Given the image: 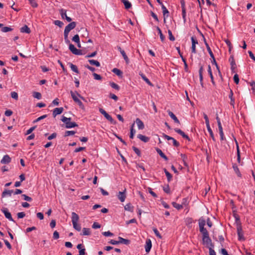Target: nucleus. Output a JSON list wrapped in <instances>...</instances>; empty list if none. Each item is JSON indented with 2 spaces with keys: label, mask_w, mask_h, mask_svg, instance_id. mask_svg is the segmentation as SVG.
Listing matches in <instances>:
<instances>
[{
  "label": "nucleus",
  "mask_w": 255,
  "mask_h": 255,
  "mask_svg": "<svg viewBox=\"0 0 255 255\" xmlns=\"http://www.w3.org/2000/svg\"><path fill=\"white\" fill-rule=\"evenodd\" d=\"M71 96L72 97V98L73 99V101L77 103L79 107L82 109L84 110L85 107L82 103V102L78 99V97H79L80 99H82L83 100H85V98L82 97L81 95H80L77 91L73 92L72 91H70Z\"/></svg>",
  "instance_id": "1"
},
{
  "label": "nucleus",
  "mask_w": 255,
  "mask_h": 255,
  "mask_svg": "<svg viewBox=\"0 0 255 255\" xmlns=\"http://www.w3.org/2000/svg\"><path fill=\"white\" fill-rule=\"evenodd\" d=\"M72 222L73 224V228L78 231H80L81 230V227L80 224H78L79 220V217L78 214L75 212L72 213Z\"/></svg>",
  "instance_id": "2"
},
{
  "label": "nucleus",
  "mask_w": 255,
  "mask_h": 255,
  "mask_svg": "<svg viewBox=\"0 0 255 255\" xmlns=\"http://www.w3.org/2000/svg\"><path fill=\"white\" fill-rule=\"evenodd\" d=\"M99 112L101 114L104 116L105 118L108 120L111 124L115 125L116 121H115L112 117L109 115L104 109L102 108L99 109Z\"/></svg>",
  "instance_id": "3"
},
{
  "label": "nucleus",
  "mask_w": 255,
  "mask_h": 255,
  "mask_svg": "<svg viewBox=\"0 0 255 255\" xmlns=\"http://www.w3.org/2000/svg\"><path fill=\"white\" fill-rule=\"evenodd\" d=\"M202 240L204 244H206L208 246V248H213L214 247V244L212 243V240L209 237V235L203 237Z\"/></svg>",
  "instance_id": "4"
},
{
  "label": "nucleus",
  "mask_w": 255,
  "mask_h": 255,
  "mask_svg": "<svg viewBox=\"0 0 255 255\" xmlns=\"http://www.w3.org/2000/svg\"><path fill=\"white\" fill-rule=\"evenodd\" d=\"M1 212L4 214L6 218L8 219L10 221L14 222L13 218H12L10 213L8 211V210L6 208H3L1 209Z\"/></svg>",
  "instance_id": "5"
},
{
  "label": "nucleus",
  "mask_w": 255,
  "mask_h": 255,
  "mask_svg": "<svg viewBox=\"0 0 255 255\" xmlns=\"http://www.w3.org/2000/svg\"><path fill=\"white\" fill-rule=\"evenodd\" d=\"M76 26V22H71V23H70L69 24H68L66 27H65V28L64 29V32H66V33H69V32L73 29L74 28H75Z\"/></svg>",
  "instance_id": "6"
},
{
  "label": "nucleus",
  "mask_w": 255,
  "mask_h": 255,
  "mask_svg": "<svg viewBox=\"0 0 255 255\" xmlns=\"http://www.w3.org/2000/svg\"><path fill=\"white\" fill-rule=\"evenodd\" d=\"M229 61L230 62L231 64V69L232 73H235V69L236 68V64L235 62V60L234 58L233 55H231L229 58Z\"/></svg>",
  "instance_id": "7"
},
{
  "label": "nucleus",
  "mask_w": 255,
  "mask_h": 255,
  "mask_svg": "<svg viewBox=\"0 0 255 255\" xmlns=\"http://www.w3.org/2000/svg\"><path fill=\"white\" fill-rule=\"evenodd\" d=\"M117 49H118V50L120 52L121 54L122 55L124 60H125L126 61V63L128 64H129V60L128 57V56L127 55L126 52H125V51L124 50H123L121 47L119 46H117Z\"/></svg>",
  "instance_id": "8"
},
{
  "label": "nucleus",
  "mask_w": 255,
  "mask_h": 255,
  "mask_svg": "<svg viewBox=\"0 0 255 255\" xmlns=\"http://www.w3.org/2000/svg\"><path fill=\"white\" fill-rule=\"evenodd\" d=\"M237 234H238V235L239 237V240L240 241L242 240H244L242 228V226L241 224L237 225Z\"/></svg>",
  "instance_id": "9"
},
{
  "label": "nucleus",
  "mask_w": 255,
  "mask_h": 255,
  "mask_svg": "<svg viewBox=\"0 0 255 255\" xmlns=\"http://www.w3.org/2000/svg\"><path fill=\"white\" fill-rule=\"evenodd\" d=\"M60 14L62 18H65L68 22H71L72 18L68 16L66 14V10L64 9L60 10Z\"/></svg>",
  "instance_id": "10"
},
{
  "label": "nucleus",
  "mask_w": 255,
  "mask_h": 255,
  "mask_svg": "<svg viewBox=\"0 0 255 255\" xmlns=\"http://www.w3.org/2000/svg\"><path fill=\"white\" fill-rule=\"evenodd\" d=\"M64 109L63 107L56 108L53 110L52 115L54 117H55L57 115L61 114Z\"/></svg>",
  "instance_id": "11"
},
{
  "label": "nucleus",
  "mask_w": 255,
  "mask_h": 255,
  "mask_svg": "<svg viewBox=\"0 0 255 255\" xmlns=\"http://www.w3.org/2000/svg\"><path fill=\"white\" fill-rule=\"evenodd\" d=\"M151 247L152 244L151 240L150 239H147L146 240V244L145 246V252L146 253H148L150 251Z\"/></svg>",
  "instance_id": "12"
},
{
  "label": "nucleus",
  "mask_w": 255,
  "mask_h": 255,
  "mask_svg": "<svg viewBox=\"0 0 255 255\" xmlns=\"http://www.w3.org/2000/svg\"><path fill=\"white\" fill-rule=\"evenodd\" d=\"M126 189H125L123 192H119V194L118 195V197L119 199L121 201V202H123L126 199Z\"/></svg>",
  "instance_id": "13"
},
{
  "label": "nucleus",
  "mask_w": 255,
  "mask_h": 255,
  "mask_svg": "<svg viewBox=\"0 0 255 255\" xmlns=\"http://www.w3.org/2000/svg\"><path fill=\"white\" fill-rule=\"evenodd\" d=\"M161 8L164 16V21L165 22V18L168 17L169 12L164 4L161 5Z\"/></svg>",
  "instance_id": "14"
},
{
  "label": "nucleus",
  "mask_w": 255,
  "mask_h": 255,
  "mask_svg": "<svg viewBox=\"0 0 255 255\" xmlns=\"http://www.w3.org/2000/svg\"><path fill=\"white\" fill-rule=\"evenodd\" d=\"M135 123L139 129H143L144 128V124L140 119L137 118Z\"/></svg>",
  "instance_id": "15"
},
{
  "label": "nucleus",
  "mask_w": 255,
  "mask_h": 255,
  "mask_svg": "<svg viewBox=\"0 0 255 255\" xmlns=\"http://www.w3.org/2000/svg\"><path fill=\"white\" fill-rule=\"evenodd\" d=\"M11 161V158L8 155H5L1 160L0 162L2 164H8Z\"/></svg>",
  "instance_id": "16"
},
{
  "label": "nucleus",
  "mask_w": 255,
  "mask_h": 255,
  "mask_svg": "<svg viewBox=\"0 0 255 255\" xmlns=\"http://www.w3.org/2000/svg\"><path fill=\"white\" fill-rule=\"evenodd\" d=\"M168 115L170 117V118L173 120L175 123L180 124V122L176 116L170 111L168 110L167 111Z\"/></svg>",
  "instance_id": "17"
},
{
  "label": "nucleus",
  "mask_w": 255,
  "mask_h": 255,
  "mask_svg": "<svg viewBox=\"0 0 255 255\" xmlns=\"http://www.w3.org/2000/svg\"><path fill=\"white\" fill-rule=\"evenodd\" d=\"M13 192L12 190H7L5 189L2 193L1 196L2 198L6 197V196H11V194Z\"/></svg>",
  "instance_id": "18"
},
{
  "label": "nucleus",
  "mask_w": 255,
  "mask_h": 255,
  "mask_svg": "<svg viewBox=\"0 0 255 255\" xmlns=\"http://www.w3.org/2000/svg\"><path fill=\"white\" fill-rule=\"evenodd\" d=\"M229 97L231 100L230 104L233 106V108H234L235 100L233 98V92L231 89H230V94L229 95Z\"/></svg>",
  "instance_id": "19"
},
{
  "label": "nucleus",
  "mask_w": 255,
  "mask_h": 255,
  "mask_svg": "<svg viewBox=\"0 0 255 255\" xmlns=\"http://www.w3.org/2000/svg\"><path fill=\"white\" fill-rule=\"evenodd\" d=\"M203 67L202 66H201L200 67V69L199 70V79H200V84L202 86L203 85Z\"/></svg>",
  "instance_id": "20"
},
{
  "label": "nucleus",
  "mask_w": 255,
  "mask_h": 255,
  "mask_svg": "<svg viewBox=\"0 0 255 255\" xmlns=\"http://www.w3.org/2000/svg\"><path fill=\"white\" fill-rule=\"evenodd\" d=\"M202 36L203 37V38H204V42H205V44L206 45V47L207 48V49L209 52V54H210V56L211 57H213V56H214V54L209 45V44L207 43V42H206V39L204 36V35L203 34H202Z\"/></svg>",
  "instance_id": "21"
},
{
  "label": "nucleus",
  "mask_w": 255,
  "mask_h": 255,
  "mask_svg": "<svg viewBox=\"0 0 255 255\" xmlns=\"http://www.w3.org/2000/svg\"><path fill=\"white\" fill-rule=\"evenodd\" d=\"M64 123L65 124V127L67 128H74L76 127H78V125L75 122H66Z\"/></svg>",
  "instance_id": "22"
},
{
  "label": "nucleus",
  "mask_w": 255,
  "mask_h": 255,
  "mask_svg": "<svg viewBox=\"0 0 255 255\" xmlns=\"http://www.w3.org/2000/svg\"><path fill=\"white\" fill-rule=\"evenodd\" d=\"M20 31L22 33H26L27 34L30 33L31 32L30 28L26 25H24L23 26L21 27Z\"/></svg>",
  "instance_id": "23"
},
{
  "label": "nucleus",
  "mask_w": 255,
  "mask_h": 255,
  "mask_svg": "<svg viewBox=\"0 0 255 255\" xmlns=\"http://www.w3.org/2000/svg\"><path fill=\"white\" fill-rule=\"evenodd\" d=\"M137 137L139 139H140L141 141H142L144 142H147L149 140V137L146 136L145 135H143L142 134H138Z\"/></svg>",
  "instance_id": "24"
},
{
  "label": "nucleus",
  "mask_w": 255,
  "mask_h": 255,
  "mask_svg": "<svg viewBox=\"0 0 255 255\" xmlns=\"http://www.w3.org/2000/svg\"><path fill=\"white\" fill-rule=\"evenodd\" d=\"M156 151L157 152V153L159 154V155L163 158L165 160L167 161L168 160V157L164 154V153L162 151L161 149H160L158 148H156Z\"/></svg>",
  "instance_id": "25"
},
{
  "label": "nucleus",
  "mask_w": 255,
  "mask_h": 255,
  "mask_svg": "<svg viewBox=\"0 0 255 255\" xmlns=\"http://www.w3.org/2000/svg\"><path fill=\"white\" fill-rule=\"evenodd\" d=\"M118 239L119 244H123L127 245L130 243V241L129 240L124 239L122 237H119Z\"/></svg>",
  "instance_id": "26"
},
{
  "label": "nucleus",
  "mask_w": 255,
  "mask_h": 255,
  "mask_svg": "<svg viewBox=\"0 0 255 255\" xmlns=\"http://www.w3.org/2000/svg\"><path fill=\"white\" fill-rule=\"evenodd\" d=\"M198 221L199 228L204 227V226L206 225L205 219L203 217H201V218H199Z\"/></svg>",
  "instance_id": "27"
},
{
  "label": "nucleus",
  "mask_w": 255,
  "mask_h": 255,
  "mask_svg": "<svg viewBox=\"0 0 255 255\" xmlns=\"http://www.w3.org/2000/svg\"><path fill=\"white\" fill-rule=\"evenodd\" d=\"M208 72L210 75V77L211 78V82L212 83V84L215 85V81L214 80V77H213V75L212 74V70H211V66L210 65H208Z\"/></svg>",
  "instance_id": "28"
},
{
  "label": "nucleus",
  "mask_w": 255,
  "mask_h": 255,
  "mask_svg": "<svg viewBox=\"0 0 255 255\" xmlns=\"http://www.w3.org/2000/svg\"><path fill=\"white\" fill-rule=\"evenodd\" d=\"M235 141H236V147H237V161H238V163H240L241 162V155H240V149H239V144H238L237 141L236 140Z\"/></svg>",
  "instance_id": "29"
},
{
  "label": "nucleus",
  "mask_w": 255,
  "mask_h": 255,
  "mask_svg": "<svg viewBox=\"0 0 255 255\" xmlns=\"http://www.w3.org/2000/svg\"><path fill=\"white\" fill-rule=\"evenodd\" d=\"M121 1L124 3L126 9H128L131 7V3L128 0H121Z\"/></svg>",
  "instance_id": "30"
},
{
  "label": "nucleus",
  "mask_w": 255,
  "mask_h": 255,
  "mask_svg": "<svg viewBox=\"0 0 255 255\" xmlns=\"http://www.w3.org/2000/svg\"><path fill=\"white\" fill-rule=\"evenodd\" d=\"M233 168L235 172V173L237 174L238 176L241 177L242 174L239 170V169L236 164H234L233 165Z\"/></svg>",
  "instance_id": "31"
},
{
  "label": "nucleus",
  "mask_w": 255,
  "mask_h": 255,
  "mask_svg": "<svg viewBox=\"0 0 255 255\" xmlns=\"http://www.w3.org/2000/svg\"><path fill=\"white\" fill-rule=\"evenodd\" d=\"M91 234V231L90 229L87 228H84L83 229V232L82 234H81V235L82 236H89Z\"/></svg>",
  "instance_id": "32"
},
{
  "label": "nucleus",
  "mask_w": 255,
  "mask_h": 255,
  "mask_svg": "<svg viewBox=\"0 0 255 255\" xmlns=\"http://www.w3.org/2000/svg\"><path fill=\"white\" fill-rule=\"evenodd\" d=\"M199 231L202 234V237L209 235L208 231L204 227L199 228Z\"/></svg>",
  "instance_id": "33"
},
{
  "label": "nucleus",
  "mask_w": 255,
  "mask_h": 255,
  "mask_svg": "<svg viewBox=\"0 0 255 255\" xmlns=\"http://www.w3.org/2000/svg\"><path fill=\"white\" fill-rule=\"evenodd\" d=\"M139 75L141 76L142 79L148 85H151V83L149 79L143 74L142 73H139Z\"/></svg>",
  "instance_id": "34"
},
{
  "label": "nucleus",
  "mask_w": 255,
  "mask_h": 255,
  "mask_svg": "<svg viewBox=\"0 0 255 255\" xmlns=\"http://www.w3.org/2000/svg\"><path fill=\"white\" fill-rule=\"evenodd\" d=\"M112 72L118 76L122 77L123 72L121 70L115 68L112 70Z\"/></svg>",
  "instance_id": "35"
},
{
  "label": "nucleus",
  "mask_w": 255,
  "mask_h": 255,
  "mask_svg": "<svg viewBox=\"0 0 255 255\" xmlns=\"http://www.w3.org/2000/svg\"><path fill=\"white\" fill-rule=\"evenodd\" d=\"M180 156L183 160L184 165L186 167H188V165L187 163L186 162V160L187 159V156L183 153L180 154Z\"/></svg>",
  "instance_id": "36"
},
{
  "label": "nucleus",
  "mask_w": 255,
  "mask_h": 255,
  "mask_svg": "<svg viewBox=\"0 0 255 255\" xmlns=\"http://www.w3.org/2000/svg\"><path fill=\"white\" fill-rule=\"evenodd\" d=\"M163 170L167 177L168 182L171 181L172 180V175L166 170V168H164Z\"/></svg>",
  "instance_id": "37"
},
{
  "label": "nucleus",
  "mask_w": 255,
  "mask_h": 255,
  "mask_svg": "<svg viewBox=\"0 0 255 255\" xmlns=\"http://www.w3.org/2000/svg\"><path fill=\"white\" fill-rule=\"evenodd\" d=\"M156 29H157V30L158 32V34H159L160 38L161 39V41L162 42H163L164 41V40H165V36L162 34L161 29H160V28L158 26L156 27Z\"/></svg>",
  "instance_id": "38"
},
{
  "label": "nucleus",
  "mask_w": 255,
  "mask_h": 255,
  "mask_svg": "<svg viewBox=\"0 0 255 255\" xmlns=\"http://www.w3.org/2000/svg\"><path fill=\"white\" fill-rule=\"evenodd\" d=\"M69 65H70V67L71 70L75 72L76 73H79V70L78 69V68H77V67L76 65L73 64L71 63H69Z\"/></svg>",
  "instance_id": "39"
},
{
  "label": "nucleus",
  "mask_w": 255,
  "mask_h": 255,
  "mask_svg": "<svg viewBox=\"0 0 255 255\" xmlns=\"http://www.w3.org/2000/svg\"><path fill=\"white\" fill-rule=\"evenodd\" d=\"M69 50L71 51V52L74 54H75V53L76 52L77 50V49L72 43L69 44Z\"/></svg>",
  "instance_id": "40"
},
{
  "label": "nucleus",
  "mask_w": 255,
  "mask_h": 255,
  "mask_svg": "<svg viewBox=\"0 0 255 255\" xmlns=\"http://www.w3.org/2000/svg\"><path fill=\"white\" fill-rule=\"evenodd\" d=\"M88 61L91 65H95L97 67L100 66V62L97 60L92 59V60H89Z\"/></svg>",
  "instance_id": "41"
},
{
  "label": "nucleus",
  "mask_w": 255,
  "mask_h": 255,
  "mask_svg": "<svg viewBox=\"0 0 255 255\" xmlns=\"http://www.w3.org/2000/svg\"><path fill=\"white\" fill-rule=\"evenodd\" d=\"M133 207L131 206L130 203L127 204L125 206V209L127 211H128L130 212H133Z\"/></svg>",
  "instance_id": "42"
},
{
  "label": "nucleus",
  "mask_w": 255,
  "mask_h": 255,
  "mask_svg": "<svg viewBox=\"0 0 255 255\" xmlns=\"http://www.w3.org/2000/svg\"><path fill=\"white\" fill-rule=\"evenodd\" d=\"M207 130H208V132H209L210 135L211 137V138H212V139L214 141H215V138L213 131L210 128V126H209L207 127Z\"/></svg>",
  "instance_id": "43"
},
{
  "label": "nucleus",
  "mask_w": 255,
  "mask_h": 255,
  "mask_svg": "<svg viewBox=\"0 0 255 255\" xmlns=\"http://www.w3.org/2000/svg\"><path fill=\"white\" fill-rule=\"evenodd\" d=\"M33 96L38 100L41 99L42 97L41 93L37 92H33Z\"/></svg>",
  "instance_id": "44"
},
{
  "label": "nucleus",
  "mask_w": 255,
  "mask_h": 255,
  "mask_svg": "<svg viewBox=\"0 0 255 255\" xmlns=\"http://www.w3.org/2000/svg\"><path fill=\"white\" fill-rule=\"evenodd\" d=\"M172 204L174 208H175L176 209H177V210H180V209H182L183 207L182 206V205L177 204L176 202H172Z\"/></svg>",
  "instance_id": "45"
},
{
  "label": "nucleus",
  "mask_w": 255,
  "mask_h": 255,
  "mask_svg": "<svg viewBox=\"0 0 255 255\" xmlns=\"http://www.w3.org/2000/svg\"><path fill=\"white\" fill-rule=\"evenodd\" d=\"M110 85L113 88H114L117 90H118V91L120 90V86L118 84H116L115 83L110 82Z\"/></svg>",
  "instance_id": "46"
},
{
  "label": "nucleus",
  "mask_w": 255,
  "mask_h": 255,
  "mask_svg": "<svg viewBox=\"0 0 255 255\" xmlns=\"http://www.w3.org/2000/svg\"><path fill=\"white\" fill-rule=\"evenodd\" d=\"M68 34H69V33H68L64 32L65 42L66 44H70L71 43H70V40L68 39Z\"/></svg>",
  "instance_id": "47"
},
{
  "label": "nucleus",
  "mask_w": 255,
  "mask_h": 255,
  "mask_svg": "<svg viewBox=\"0 0 255 255\" xmlns=\"http://www.w3.org/2000/svg\"><path fill=\"white\" fill-rule=\"evenodd\" d=\"M12 30V28L10 27L4 26L1 28V31L3 32H7Z\"/></svg>",
  "instance_id": "48"
},
{
  "label": "nucleus",
  "mask_w": 255,
  "mask_h": 255,
  "mask_svg": "<svg viewBox=\"0 0 255 255\" xmlns=\"http://www.w3.org/2000/svg\"><path fill=\"white\" fill-rule=\"evenodd\" d=\"M185 222L187 226H189L192 223L193 219L192 218L188 217L185 219Z\"/></svg>",
  "instance_id": "49"
},
{
  "label": "nucleus",
  "mask_w": 255,
  "mask_h": 255,
  "mask_svg": "<svg viewBox=\"0 0 255 255\" xmlns=\"http://www.w3.org/2000/svg\"><path fill=\"white\" fill-rule=\"evenodd\" d=\"M72 40L73 41L75 42V43H79L80 42V38H79L78 34L75 35L73 37Z\"/></svg>",
  "instance_id": "50"
},
{
  "label": "nucleus",
  "mask_w": 255,
  "mask_h": 255,
  "mask_svg": "<svg viewBox=\"0 0 255 255\" xmlns=\"http://www.w3.org/2000/svg\"><path fill=\"white\" fill-rule=\"evenodd\" d=\"M152 230L157 237H158L159 239L162 238V236H161V235L160 234V233H159L158 231L156 228H153Z\"/></svg>",
  "instance_id": "51"
},
{
  "label": "nucleus",
  "mask_w": 255,
  "mask_h": 255,
  "mask_svg": "<svg viewBox=\"0 0 255 255\" xmlns=\"http://www.w3.org/2000/svg\"><path fill=\"white\" fill-rule=\"evenodd\" d=\"M233 216H234V218H235L236 222L237 223V225L241 224L239 216L238 214H237L236 213H234Z\"/></svg>",
  "instance_id": "52"
},
{
  "label": "nucleus",
  "mask_w": 255,
  "mask_h": 255,
  "mask_svg": "<svg viewBox=\"0 0 255 255\" xmlns=\"http://www.w3.org/2000/svg\"><path fill=\"white\" fill-rule=\"evenodd\" d=\"M203 117L205 120V123L206 125V127L209 126H210L209 120L207 115L205 113H203Z\"/></svg>",
  "instance_id": "53"
},
{
  "label": "nucleus",
  "mask_w": 255,
  "mask_h": 255,
  "mask_svg": "<svg viewBox=\"0 0 255 255\" xmlns=\"http://www.w3.org/2000/svg\"><path fill=\"white\" fill-rule=\"evenodd\" d=\"M47 117V115H43V116L38 118L37 119H36L34 121H33V123H37V122L41 121V120H43V119L46 118Z\"/></svg>",
  "instance_id": "54"
},
{
  "label": "nucleus",
  "mask_w": 255,
  "mask_h": 255,
  "mask_svg": "<svg viewBox=\"0 0 255 255\" xmlns=\"http://www.w3.org/2000/svg\"><path fill=\"white\" fill-rule=\"evenodd\" d=\"M54 23L56 25L60 27H62V26L64 25V23L62 21L56 20L54 21Z\"/></svg>",
  "instance_id": "55"
},
{
  "label": "nucleus",
  "mask_w": 255,
  "mask_h": 255,
  "mask_svg": "<svg viewBox=\"0 0 255 255\" xmlns=\"http://www.w3.org/2000/svg\"><path fill=\"white\" fill-rule=\"evenodd\" d=\"M29 3L33 7H37L38 4L35 0H28Z\"/></svg>",
  "instance_id": "56"
},
{
  "label": "nucleus",
  "mask_w": 255,
  "mask_h": 255,
  "mask_svg": "<svg viewBox=\"0 0 255 255\" xmlns=\"http://www.w3.org/2000/svg\"><path fill=\"white\" fill-rule=\"evenodd\" d=\"M76 132L73 130H67L65 133V136L74 135Z\"/></svg>",
  "instance_id": "57"
},
{
  "label": "nucleus",
  "mask_w": 255,
  "mask_h": 255,
  "mask_svg": "<svg viewBox=\"0 0 255 255\" xmlns=\"http://www.w3.org/2000/svg\"><path fill=\"white\" fill-rule=\"evenodd\" d=\"M168 35H169V39H170V40L171 41H174L175 40V37H174V36L172 35V32L170 30H168Z\"/></svg>",
  "instance_id": "58"
},
{
  "label": "nucleus",
  "mask_w": 255,
  "mask_h": 255,
  "mask_svg": "<svg viewBox=\"0 0 255 255\" xmlns=\"http://www.w3.org/2000/svg\"><path fill=\"white\" fill-rule=\"evenodd\" d=\"M21 196L23 197V199L25 201L30 202L32 201V198L25 194H22Z\"/></svg>",
  "instance_id": "59"
},
{
  "label": "nucleus",
  "mask_w": 255,
  "mask_h": 255,
  "mask_svg": "<svg viewBox=\"0 0 255 255\" xmlns=\"http://www.w3.org/2000/svg\"><path fill=\"white\" fill-rule=\"evenodd\" d=\"M11 97L16 100H17L18 98V94L15 92H12L11 93Z\"/></svg>",
  "instance_id": "60"
},
{
  "label": "nucleus",
  "mask_w": 255,
  "mask_h": 255,
  "mask_svg": "<svg viewBox=\"0 0 255 255\" xmlns=\"http://www.w3.org/2000/svg\"><path fill=\"white\" fill-rule=\"evenodd\" d=\"M132 149L133 150V151L135 152V153L138 156H140L141 155L140 151L138 148H137V147H136L135 146H132Z\"/></svg>",
  "instance_id": "61"
},
{
  "label": "nucleus",
  "mask_w": 255,
  "mask_h": 255,
  "mask_svg": "<svg viewBox=\"0 0 255 255\" xmlns=\"http://www.w3.org/2000/svg\"><path fill=\"white\" fill-rule=\"evenodd\" d=\"M71 120V118H66V117H65L64 116H62V119H61V121L63 123L70 122Z\"/></svg>",
  "instance_id": "62"
},
{
  "label": "nucleus",
  "mask_w": 255,
  "mask_h": 255,
  "mask_svg": "<svg viewBox=\"0 0 255 255\" xmlns=\"http://www.w3.org/2000/svg\"><path fill=\"white\" fill-rule=\"evenodd\" d=\"M36 127V126H33V127L30 128L29 129H28L26 131L25 134L28 135V134H30L35 129Z\"/></svg>",
  "instance_id": "63"
},
{
  "label": "nucleus",
  "mask_w": 255,
  "mask_h": 255,
  "mask_svg": "<svg viewBox=\"0 0 255 255\" xmlns=\"http://www.w3.org/2000/svg\"><path fill=\"white\" fill-rule=\"evenodd\" d=\"M234 81L236 84H238L239 83V78L237 74H236L233 77Z\"/></svg>",
  "instance_id": "64"
}]
</instances>
